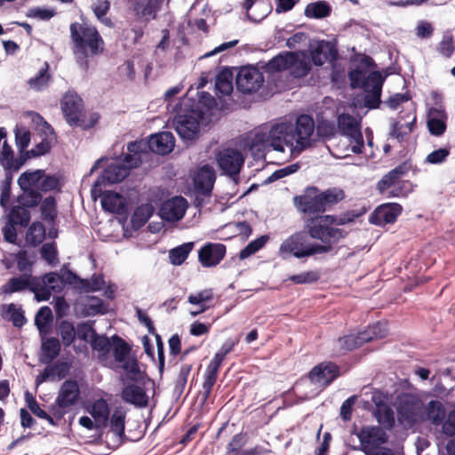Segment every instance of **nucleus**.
<instances>
[{"label": "nucleus", "instance_id": "47", "mask_svg": "<svg viewBox=\"0 0 455 455\" xmlns=\"http://www.w3.org/2000/svg\"><path fill=\"white\" fill-rule=\"evenodd\" d=\"M45 237V228L41 222H34L27 232V241L33 244L37 245L41 243Z\"/></svg>", "mask_w": 455, "mask_h": 455}, {"label": "nucleus", "instance_id": "40", "mask_svg": "<svg viewBox=\"0 0 455 455\" xmlns=\"http://www.w3.org/2000/svg\"><path fill=\"white\" fill-rule=\"evenodd\" d=\"M4 307H6V310L4 311V317L11 321L14 326L22 327L26 323L27 321L21 307L13 303L4 306Z\"/></svg>", "mask_w": 455, "mask_h": 455}, {"label": "nucleus", "instance_id": "3", "mask_svg": "<svg viewBox=\"0 0 455 455\" xmlns=\"http://www.w3.org/2000/svg\"><path fill=\"white\" fill-rule=\"evenodd\" d=\"M339 224L341 221H337L334 216L322 215L307 220L305 228L308 235L321 241L322 244L319 243V246L327 247L329 252L331 251L332 245L338 243L347 234L344 229L336 227Z\"/></svg>", "mask_w": 455, "mask_h": 455}, {"label": "nucleus", "instance_id": "18", "mask_svg": "<svg viewBox=\"0 0 455 455\" xmlns=\"http://www.w3.org/2000/svg\"><path fill=\"white\" fill-rule=\"evenodd\" d=\"M215 172L210 165L202 166L194 176V186L196 192V201L200 196H209L215 182Z\"/></svg>", "mask_w": 455, "mask_h": 455}, {"label": "nucleus", "instance_id": "36", "mask_svg": "<svg viewBox=\"0 0 455 455\" xmlns=\"http://www.w3.org/2000/svg\"><path fill=\"white\" fill-rule=\"evenodd\" d=\"M331 8L325 1L311 3L305 8V15L308 18L323 19L330 15Z\"/></svg>", "mask_w": 455, "mask_h": 455}, {"label": "nucleus", "instance_id": "54", "mask_svg": "<svg viewBox=\"0 0 455 455\" xmlns=\"http://www.w3.org/2000/svg\"><path fill=\"white\" fill-rule=\"evenodd\" d=\"M59 333L65 347L70 346L76 336L73 323L68 321L61 322L59 327Z\"/></svg>", "mask_w": 455, "mask_h": 455}, {"label": "nucleus", "instance_id": "27", "mask_svg": "<svg viewBox=\"0 0 455 455\" xmlns=\"http://www.w3.org/2000/svg\"><path fill=\"white\" fill-rule=\"evenodd\" d=\"M132 9L139 19L148 22L156 19L157 12L161 9V2L158 0H148L144 3L137 0L133 4Z\"/></svg>", "mask_w": 455, "mask_h": 455}, {"label": "nucleus", "instance_id": "2", "mask_svg": "<svg viewBox=\"0 0 455 455\" xmlns=\"http://www.w3.org/2000/svg\"><path fill=\"white\" fill-rule=\"evenodd\" d=\"M70 37L76 62L86 72L89 69V60L103 52L105 43L98 29L86 23H72Z\"/></svg>", "mask_w": 455, "mask_h": 455}, {"label": "nucleus", "instance_id": "12", "mask_svg": "<svg viewBox=\"0 0 455 455\" xmlns=\"http://www.w3.org/2000/svg\"><path fill=\"white\" fill-rule=\"evenodd\" d=\"M60 105L64 116L71 126L82 124L83 104L82 99L76 92H68L65 93Z\"/></svg>", "mask_w": 455, "mask_h": 455}, {"label": "nucleus", "instance_id": "56", "mask_svg": "<svg viewBox=\"0 0 455 455\" xmlns=\"http://www.w3.org/2000/svg\"><path fill=\"white\" fill-rule=\"evenodd\" d=\"M363 332H359L356 335L349 334L339 339L338 343L339 347L346 350H353L357 347L366 343L365 340L362 339Z\"/></svg>", "mask_w": 455, "mask_h": 455}, {"label": "nucleus", "instance_id": "63", "mask_svg": "<svg viewBox=\"0 0 455 455\" xmlns=\"http://www.w3.org/2000/svg\"><path fill=\"white\" fill-rule=\"evenodd\" d=\"M60 188V180L55 175H45L41 180L39 190L42 192L58 191Z\"/></svg>", "mask_w": 455, "mask_h": 455}, {"label": "nucleus", "instance_id": "32", "mask_svg": "<svg viewBox=\"0 0 455 455\" xmlns=\"http://www.w3.org/2000/svg\"><path fill=\"white\" fill-rule=\"evenodd\" d=\"M294 60L289 66L291 75L296 78L306 76L312 68L309 57L298 52H294Z\"/></svg>", "mask_w": 455, "mask_h": 455}, {"label": "nucleus", "instance_id": "35", "mask_svg": "<svg viewBox=\"0 0 455 455\" xmlns=\"http://www.w3.org/2000/svg\"><path fill=\"white\" fill-rule=\"evenodd\" d=\"M125 417L123 408H116L109 419L110 429L119 439L124 435Z\"/></svg>", "mask_w": 455, "mask_h": 455}, {"label": "nucleus", "instance_id": "6", "mask_svg": "<svg viewBox=\"0 0 455 455\" xmlns=\"http://www.w3.org/2000/svg\"><path fill=\"white\" fill-rule=\"evenodd\" d=\"M140 164V160L134 156H123L112 160L108 164L100 177L95 181L92 189V196L96 197L98 188L105 184H115L121 182L126 178L132 168Z\"/></svg>", "mask_w": 455, "mask_h": 455}, {"label": "nucleus", "instance_id": "31", "mask_svg": "<svg viewBox=\"0 0 455 455\" xmlns=\"http://www.w3.org/2000/svg\"><path fill=\"white\" fill-rule=\"evenodd\" d=\"M122 399L131 404L143 407L147 404V395L144 390L139 386L131 384L123 388Z\"/></svg>", "mask_w": 455, "mask_h": 455}, {"label": "nucleus", "instance_id": "46", "mask_svg": "<svg viewBox=\"0 0 455 455\" xmlns=\"http://www.w3.org/2000/svg\"><path fill=\"white\" fill-rule=\"evenodd\" d=\"M110 9V2L108 0H97L92 5V11L99 20H100L107 27L113 26L112 20L106 17V14Z\"/></svg>", "mask_w": 455, "mask_h": 455}, {"label": "nucleus", "instance_id": "20", "mask_svg": "<svg viewBox=\"0 0 455 455\" xmlns=\"http://www.w3.org/2000/svg\"><path fill=\"white\" fill-rule=\"evenodd\" d=\"M448 115L443 105L432 107L427 112V128L434 136L443 135L447 128Z\"/></svg>", "mask_w": 455, "mask_h": 455}, {"label": "nucleus", "instance_id": "42", "mask_svg": "<svg viewBox=\"0 0 455 455\" xmlns=\"http://www.w3.org/2000/svg\"><path fill=\"white\" fill-rule=\"evenodd\" d=\"M388 331L387 325L386 323L378 322L367 328L363 331L362 339L365 342H369L373 339H382L387 336Z\"/></svg>", "mask_w": 455, "mask_h": 455}, {"label": "nucleus", "instance_id": "16", "mask_svg": "<svg viewBox=\"0 0 455 455\" xmlns=\"http://www.w3.org/2000/svg\"><path fill=\"white\" fill-rule=\"evenodd\" d=\"M173 125L183 140H193L199 133V121L194 113L178 115L173 119Z\"/></svg>", "mask_w": 455, "mask_h": 455}, {"label": "nucleus", "instance_id": "52", "mask_svg": "<svg viewBox=\"0 0 455 455\" xmlns=\"http://www.w3.org/2000/svg\"><path fill=\"white\" fill-rule=\"evenodd\" d=\"M22 194L20 196L19 201L24 207L36 206L42 200L39 191L34 188L21 189Z\"/></svg>", "mask_w": 455, "mask_h": 455}, {"label": "nucleus", "instance_id": "8", "mask_svg": "<svg viewBox=\"0 0 455 455\" xmlns=\"http://www.w3.org/2000/svg\"><path fill=\"white\" fill-rule=\"evenodd\" d=\"M110 353L114 356L112 365L114 366V363H119L129 379L136 380L140 371L138 360L131 356V347L129 344L118 335H113Z\"/></svg>", "mask_w": 455, "mask_h": 455}, {"label": "nucleus", "instance_id": "59", "mask_svg": "<svg viewBox=\"0 0 455 455\" xmlns=\"http://www.w3.org/2000/svg\"><path fill=\"white\" fill-rule=\"evenodd\" d=\"M42 258L50 265L56 266L59 262L58 251L54 243H44L40 250Z\"/></svg>", "mask_w": 455, "mask_h": 455}, {"label": "nucleus", "instance_id": "25", "mask_svg": "<svg viewBox=\"0 0 455 455\" xmlns=\"http://www.w3.org/2000/svg\"><path fill=\"white\" fill-rule=\"evenodd\" d=\"M175 139L172 132H163L153 134L148 140V148L158 155H166L172 151Z\"/></svg>", "mask_w": 455, "mask_h": 455}, {"label": "nucleus", "instance_id": "37", "mask_svg": "<svg viewBox=\"0 0 455 455\" xmlns=\"http://www.w3.org/2000/svg\"><path fill=\"white\" fill-rule=\"evenodd\" d=\"M215 88L216 91L221 95H230L233 92L232 73L228 70L220 72L216 76Z\"/></svg>", "mask_w": 455, "mask_h": 455}, {"label": "nucleus", "instance_id": "1", "mask_svg": "<svg viewBox=\"0 0 455 455\" xmlns=\"http://www.w3.org/2000/svg\"><path fill=\"white\" fill-rule=\"evenodd\" d=\"M315 121L309 115H299L295 123L281 121L273 124L267 132H256L251 147H271L284 152L285 147L292 156H299L313 143Z\"/></svg>", "mask_w": 455, "mask_h": 455}, {"label": "nucleus", "instance_id": "19", "mask_svg": "<svg viewBox=\"0 0 455 455\" xmlns=\"http://www.w3.org/2000/svg\"><path fill=\"white\" fill-rule=\"evenodd\" d=\"M36 285H38L36 276L32 275V274H21L19 276L10 278L2 286V292L4 294H12L28 290L36 295Z\"/></svg>", "mask_w": 455, "mask_h": 455}, {"label": "nucleus", "instance_id": "57", "mask_svg": "<svg viewBox=\"0 0 455 455\" xmlns=\"http://www.w3.org/2000/svg\"><path fill=\"white\" fill-rule=\"evenodd\" d=\"M26 399L28 407L29 410L38 418L46 419L51 425L54 426L55 422L54 419L43 409H41L38 403L36 401V399L29 395L28 393L26 394Z\"/></svg>", "mask_w": 455, "mask_h": 455}, {"label": "nucleus", "instance_id": "17", "mask_svg": "<svg viewBox=\"0 0 455 455\" xmlns=\"http://www.w3.org/2000/svg\"><path fill=\"white\" fill-rule=\"evenodd\" d=\"M188 207V201L182 196H173L166 200L159 210L161 219L168 222L180 220Z\"/></svg>", "mask_w": 455, "mask_h": 455}, {"label": "nucleus", "instance_id": "30", "mask_svg": "<svg viewBox=\"0 0 455 455\" xmlns=\"http://www.w3.org/2000/svg\"><path fill=\"white\" fill-rule=\"evenodd\" d=\"M88 411L93 418L97 427L107 426L109 418V407L106 400L100 398L94 401Z\"/></svg>", "mask_w": 455, "mask_h": 455}, {"label": "nucleus", "instance_id": "61", "mask_svg": "<svg viewBox=\"0 0 455 455\" xmlns=\"http://www.w3.org/2000/svg\"><path fill=\"white\" fill-rule=\"evenodd\" d=\"M316 134L322 138H331L336 132V126L333 122L329 120L318 121L316 126L315 125Z\"/></svg>", "mask_w": 455, "mask_h": 455}, {"label": "nucleus", "instance_id": "9", "mask_svg": "<svg viewBox=\"0 0 455 455\" xmlns=\"http://www.w3.org/2000/svg\"><path fill=\"white\" fill-rule=\"evenodd\" d=\"M338 128L342 135L348 138L354 154H361L363 148V138L357 120L349 114H342L338 117Z\"/></svg>", "mask_w": 455, "mask_h": 455}, {"label": "nucleus", "instance_id": "39", "mask_svg": "<svg viewBox=\"0 0 455 455\" xmlns=\"http://www.w3.org/2000/svg\"><path fill=\"white\" fill-rule=\"evenodd\" d=\"M154 213V207L151 204H143L137 207L132 217V222L134 227L143 226Z\"/></svg>", "mask_w": 455, "mask_h": 455}, {"label": "nucleus", "instance_id": "29", "mask_svg": "<svg viewBox=\"0 0 455 455\" xmlns=\"http://www.w3.org/2000/svg\"><path fill=\"white\" fill-rule=\"evenodd\" d=\"M409 168L406 164H400L387 173L379 182V191H387L390 187L402 182V178L407 173Z\"/></svg>", "mask_w": 455, "mask_h": 455}, {"label": "nucleus", "instance_id": "33", "mask_svg": "<svg viewBox=\"0 0 455 455\" xmlns=\"http://www.w3.org/2000/svg\"><path fill=\"white\" fill-rule=\"evenodd\" d=\"M294 52H283L272 58L265 66L268 73L289 69L290 63L294 60Z\"/></svg>", "mask_w": 455, "mask_h": 455}, {"label": "nucleus", "instance_id": "53", "mask_svg": "<svg viewBox=\"0 0 455 455\" xmlns=\"http://www.w3.org/2000/svg\"><path fill=\"white\" fill-rule=\"evenodd\" d=\"M376 418L378 422L387 429H391L395 426L394 411L387 406L378 408Z\"/></svg>", "mask_w": 455, "mask_h": 455}, {"label": "nucleus", "instance_id": "51", "mask_svg": "<svg viewBox=\"0 0 455 455\" xmlns=\"http://www.w3.org/2000/svg\"><path fill=\"white\" fill-rule=\"evenodd\" d=\"M49 66L45 62L44 67L42 68L37 75L28 80L29 86L36 91H41L45 88L48 84L50 75L48 74Z\"/></svg>", "mask_w": 455, "mask_h": 455}, {"label": "nucleus", "instance_id": "34", "mask_svg": "<svg viewBox=\"0 0 455 455\" xmlns=\"http://www.w3.org/2000/svg\"><path fill=\"white\" fill-rule=\"evenodd\" d=\"M44 177V170L27 171L20 175L18 184L20 189L39 188V184Z\"/></svg>", "mask_w": 455, "mask_h": 455}, {"label": "nucleus", "instance_id": "15", "mask_svg": "<svg viewBox=\"0 0 455 455\" xmlns=\"http://www.w3.org/2000/svg\"><path fill=\"white\" fill-rule=\"evenodd\" d=\"M339 375V367L331 362H323L315 366L309 372L310 383L320 387L330 385Z\"/></svg>", "mask_w": 455, "mask_h": 455}, {"label": "nucleus", "instance_id": "38", "mask_svg": "<svg viewBox=\"0 0 455 455\" xmlns=\"http://www.w3.org/2000/svg\"><path fill=\"white\" fill-rule=\"evenodd\" d=\"M445 409L439 401H430L427 408V417L434 425L438 426L443 422Z\"/></svg>", "mask_w": 455, "mask_h": 455}, {"label": "nucleus", "instance_id": "13", "mask_svg": "<svg viewBox=\"0 0 455 455\" xmlns=\"http://www.w3.org/2000/svg\"><path fill=\"white\" fill-rule=\"evenodd\" d=\"M38 285L36 288V299L37 301H47L52 296V291L59 292L62 289L63 282L61 276L51 272L43 277L36 276Z\"/></svg>", "mask_w": 455, "mask_h": 455}, {"label": "nucleus", "instance_id": "11", "mask_svg": "<svg viewBox=\"0 0 455 455\" xmlns=\"http://www.w3.org/2000/svg\"><path fill=\"white\" fill-rule=\"evenodd\" d=\"M237 90L244 94L257 92L264 82L263 75L253 67H243L236 76Z\"/></svg>", "mask_w": 455, "mask_h": 455}, {"label": "nucleus", "instance_id": "45", "mask_svg": "<svg viewBox=\"0 0 455 455\" xmlns=\"http://www.w3.org/2000/svg\"><path fill=\"white\" fill-rule=\"evenodd\" d=\"M319 194L323 202L324 212L326 211L327 207L339 203L345 196L344 191L337 188H330L323 192H319Z\"/></svg>", "mask_w": 455, "mask_h": 455}, {"label": "nucleus", "instance_id": "44", "mask_svg": "<svg viewBox=\"0 0 455 455\" xmlns=\"http://www.w3.org/2000/svg\"><path fill=\"white\" fill-rule=\"evenodd\" d=\"M192 248L193 243H186L170 250L169 259L171 263L177 266L182 264L188 257Z\"/></svg>", "mask_w": 455, "mask_h": 455}, {"label": "nucleus", "instance_id": "48", "mask_svg": "<svg viewBox=\"0 0 455 455\" xmlns=\"http://www.w3.org/2000/svg\"><path fill=\"white\" fill-rule=\"evenodd\" d=\"M60 345L59 339L55 338L47 339L42 344L44 359L51 362L56 358L60 353Z\"/></svg>", "mask_w": 455, "mask_h": 455}, {"label": "nucleus", "instance_id": "5", "mask_svg": "<svg viewBox=\"0 0 455 455\" xmlns=\"http://www.w3.org/2000/svg\"><path fill=\"white\" fill-rule=\"evenodd\" d=\"M307 231L296 232L283 241L279 247V254L283 259L293 256L297 259L310 257L328 252V248L319 246L317 243L308 241Z\"/></svg>", "mask_w": 455, "mask_h": 455}, {"label": "nucleus", "instance_id": "26", "mask_svg": "<svg viewBox=\"0 0 455 455\" xmlns=\"http://www.w3.org/2000/svg\"><path fill=\"white\" fill-rule=\"evenodd\" d=\"M80 389L76 380H66L60 387L56 403L60 408H68L74 405L79 399Z\"/></svg>", "mask_w": 455, "mask_h": 455}, {"label": "nucleus", "instance_id": "23", "mask_svg": "<svg viewBox=\"0 0 455 455\" xmlns=\"http://www.w3.org/2000/svg\"><path fill=\"white\" fill-rule=\"evenodd\" d=\"M401 212L402 206L398 204H384L373 212L370 220L375 225L384 226L395 222Z\"/></svg>", "mask_w": 455, "mask_h": 455}, {"label": "nucleus", "instance_id": "24", "mask_svg": "<svg viewBox=\"0 0 455 455\" xmlns=\"http://www.w3.org/2000/svg\"><path fill=\"white\" fill-rule=\"evenodd\" d=\"M100 196L102 208L108 212L123 214L126 211V199L120 194L112 191H104L98 188L96 196Z\"/></svg>", "mask_w": 455, "mask_h": 455}, {"label": "nucleus", "instance_id": "62", "mask_svg": "<svg viewBox=\"0 0 455 455\" xmlns=\"http://www.w3.org/2000/svg\"><path fill=\"white\" fill-rule=\"evenodd\" d=\"M30 132L26 128L21 127L15 129V140L20 152H23L27 149L30 143Z\"/></svg>", "mask_w": 455, "mask_h": 455}, {"label": "nucleus", "instance_id": "60", "mask_svg": "<svg viewBox=\"0 0 455 455\" xmlns=\"http://www.w3.org/2000/svg\"><path fill=\"white\" fill-rule=\"evenodd\" d=\"M192 365L191 364H183L181 365L177 379L175 380L174 390L175 393L180 395L183 393L184 388L186 387L188 377L191 371Z\"/></svg>", "mask_w": 455, "mask_h": 455}, {"label": "nucleus", "instance_id": "49", "mask_svg": "<svg viewBox=\"0 0 455 455\" xmlns=\"http://www.w3.org/2000/svg\"><path fill=\"white\" fill-rule=\"evenodd\" d=\"M41 212L44 220L53 223L57 217L56 201L54 197L48 196L41 204Z\"/></svg>", "mask_w": 455, "mask_h": 455}, {"label": "nucleus", "instance_id": "41", "mask_svg": "<svg viewBox=\"0 0 455 455\" xmlns=\"http://www.w3.org/2000/svg\"><path fill=\"white\" fill-rule=\"evenodd\" d=\"M415 122V116L411 117V121L405 124H402L400 121L395 122L392 124L389 135L392 138L396 139L399 142H402L404 140V137L412 131Z\"/></svg>", "mask_w": 455, "mask_h": 455}, {"label": "nucleus", "instance_id": "58", "mask_svg": "<svg viewBox=\"0 0 455 455\" xmlns=\"http://www.w3.org/2000/svg\"><path fill=\"white\" fill-rule=\"evenodd\" d=\"M218 373H219L218 371L210 369L208 367L206 368L205 372H204V382H203V391H204V400L208 399V397L210 396L212 389L217 381Z\"/></svg>", "mask_w": 455, "mask_h": 455}, {"label": "nucleus", "instance_id": "4", "mask_svg": "<svg viewBox=\"0 0 455 455\" xmlns=\"http://www.w3.org/2000/svg\"><path fill=\"white\" fill-rule=\"evenodd\" d=\"M350 86L362 88L364 92L363 104L368 108H377L380 103V96L384 78L378 71H373L366 76V73L355 68L348 73Z\"/></svg>", "mask_w": 455, "mask_h": 455}, {"label": "nucleus", "instance_id": "22", "mask_svg": "<svg viewBox=\"0 0 455 455\" xmlns=\"http://www.w3.org/2000/svg\"><path fill=\"white\" fill-rule=\"evenodd\" d=\"M226 254V246L222 243L205 244L198 254L199 261L204 267H211L218 265Z\"/></svg>", "mask_w": 455, "mask_h": 455}, {"label": "nucleus", "instance_id": "43", "mask_svg": "<svg viewBox=\"0 0 455 455\" xmlns=\"http://www.w3.org/2000/svg\"><path fill=\"white\" fill-rule=\"evenodd\" d=\"M108 312V305L98 297H89L84 304V314L88 316L104 315Z\"/></svg>", "mask_w": 455, "mask_h": 455}, {"label": "nucleus", "instance_id": "55", "mask_svg": "<svg viewBox=\"0 0 455 455\" xmlns=\"http://www.w3.org/2000/svg\"><path fill=\"white\" fill-rule=\"evenodd\" d=\"M267 240H268L267 235H262V236L251 241L240 251L239 258L241 259H247L248 257H250L251 255L256 253L262 247H264V245L266 244Z\"/></svg>", "mask_w": 455, "mask_h": 455}, {"label": "nucleus", "instance_id": "64", "mask_svg": "<svg viewBox=\"0 0 455 455\" xmlns=\"http://www.w3.org/2000/svg\"><path fill=\"white\" fill-rule=\"evenodd\" d=\"M319 275L315 271H306L291 275L288 279L297 284L312 283L317 281Z\"/></svg>", "mask_w": 455, "mask_h": 455}, {"label": "nucleus", "instance_id": "14", "mask_svg": "<svg viewBox=\"0 0 455 455\" xmlns=\"http://www.w3.org/2000/svg\"><path fill=\"white\" fill-rule=\"evenodd\" d=\"M217 162L219 167L225 174L234 177L240 172L244 159L238 150L226 148L219 153Z\"/></svg>", "mask_w": 455, "mask_h": 455}, {"label": "nucleus", "instance_id": "28", "mask_svg": "<svg viewBox=\"0 0 455 455\" xmlns=\"http://www.w3.org/2000/svg\"><path fill=\"white\" fill-rule=\"evenodd\" d=\"M92 347L98 352L99 360L105 365L113 368V361L110 360L109 354L112 345V337L110 339L105 336H96L91 340Z\"/></svg>", "mask_w": 455, "mask_h": 455}, {"label": "nucleus", "instance_id": "10", "mask_svg": "<svg viewBox=\"0 0 455 455\" xmlns=\"http://www.w3.org/2000/svg\"><path fill=\"white\" fill-rule=\"evenodd\" d=\"M293 202L298 211L308 216L324 212L319 191L315 187L307 188L302 195L294 196Z\"/></svg>", "mask_w": 455, "mask_h": 455}, {"label": "nucleus", "instance_id": "21", "mask_svg": "<svg viewBox=\"0 0 455 455\" xmlns=\"http://www.w3.org/2000/svg\"><path fill=\"white\" fill-rule=\"evenodd\" d=\"M362 450L368 455L370 451L385 443V434L378 427H367L361 429L357 435Z\"/></svg>", "mask_w": 455, "mask_h": 455}, {"label": "nucleus", "instance_id": "50", "mask_svg": "<svg viewBox=\"0 0 455 455\" xmlns=\"http://www.w3.org/2000/svg\"><path fill=\"white\" fill-rule=\"evenodd\" d=\"M30 220V213L24 207H14L9 214V222L13 225L26 227Z\"/></svg>", "mask_w": 455, "mask_h": 455}, {"label": "nucleus", "instance_id": "7", "mask_svg": "<svg viewBox=\"0 0 455 455\" xmlns=\"http://www.w3.org/2000/svg\"><path fill=\"white\" fill-rule=\"evenodd\" d=\"M398 422L410 428L424 419L425 410L422 401L411 394H401L395 402Z\"/></svg>", "mask_w": 455, "mask_h": 455}]
</instances>
